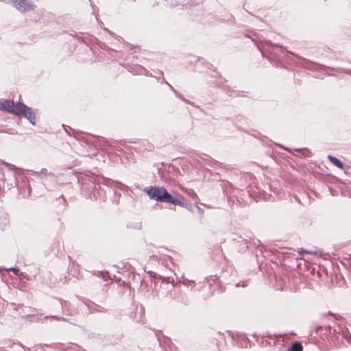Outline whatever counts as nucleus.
<instances>
[{"label":"nucleus","mask_w":351,"mask_h":351,"mask_svg":"<svg viewBox=\"0 0 351 351\" xmlns=\"http://www.w3.org/2000/svg\"><path fill=\"white\" fill-rule=\"evenodd\" d=\"M48 318H52V319H54L58 321H64V322L66 321V319L64 317L57 316V315H47V316L44 317L43 319H48Z\"/></svg>","instance_id":"17"},{"label":"nucleus","mask_w":351,"mask_h":351,"mask_svg":"<svg viewBox=\"0 0 351 351\" xmlns=\"http://www.w3.org/2000/svg\"><path fill=\"white\" fill-rule=\"evenodd\" d=\"M16 346H19V348H24L23 346L21 343H18V344H16Z\"/></svg>","instance_id":"35"},{"label":"nucleus","mask_w":351,"mask_h":351,"mask_svg":"<svg viewBox=\"0 0 351 351\" xmlns=\"http://www.w3.org/2000/svg\"><path fill=\"white\" fill-rule=\"evenodd\" d=\"M112 180H107V181H106V184H108H108H110V183H112Z\"/></svg>","instance_id":"34"},{"label":"nucleus","mask_w":351,"mask_h":351,"mask_svg":"<svg viewBox=\"0 0 351 351\" xmlns=\"http://www.w3.org/2000/svg\"><path fill=\"white\" fill-rule=\"evenodd\" d=\"M16 110L17 111L15 112V115H23L29 121L32 125H35L36 124V114L37 110H34L31 108L26 106L25 104L19 101Z\"/></svg>","instance_id":"2"},{"label":"nucleus","mask_w":351,"mask_h":351,"mask_svg":"<svg viewBox=\"0 0 351 351\" xmlns=\"http://www.w3.org/2000/svg\"><path fill=\"white\" fill-rule=\"evenodd\" d=\"M209 75L212 77L216 78L215 84L217 86H221L226 82V80L222 76H221L215 70L213 71V73H209Z\"/></svg>","instance_id":"7"},{"label":"nucleus","mask_w":351,"mask_h":351,"mask_svg":"<svg viewBox=\"0 0 351 351\" xmlns=\"http://www.w3.org/2000/svg\"><path fill=\"white\" fill-rule=\"evenodd\" d=\"M342 72L351 75V69H342Z\"/></svg>","instance_id":"28"},{"label":"nucleus","mask_w":351,"mask_h":351,"mask_svg":"<svg viewBox=\"0 0 351 351\" xmlns=\"http://www.w3.org/2000/svg\"><path fill=\"white\" fill-rule=\"evenodd\" d=\"M86 305L88 307L90 313H106L108 312V308L100 306L93 301H90L88 303H86Z\"/></svg>","instance_id":"5"},{"label":"nucleus","mask_w":351,"mask_h":351,"mask_svg":"<svg viewBox=\"0 0 351 351\" xmlns=\"http://www.w3.org/2000/svg\"><path fill=\"white\" fill-rule=\"evenodd\" d=\"M289 351H302V346L300 343L295 341L291 344Z\"/></svg>","instance_id":"12"},{"label":"nucleus","mask_w":351,"mask_h":351,"mask_svg":"<svg viewBox=\"0 0 351 351\" xmlns=\"http://www.w3.org/2000/svg\"><path fill=\"white\" fill-rule=\"evenodd\" d=\"M139 71H138V73H141V74H143L144 73L145 75H148V71L147 70H145L144 68L143 67H139L138 68Z\"/></svg>","instance_id":"27"},{"label":"nucleus","mask_w":351,"mask_h":351,"mask_svg":"<svg viewBox=\"0 0 351 351\" xmlns=\"http://www.w3.org/2000/svg\"><path fill=\"white\" fill-rule=\"evenodd\" d=\"M247 286V281L239 282L235 285L236 287H245Z\"/></svg>","instance_id":"22"},{"label":"nucleus","mask_w":351,"mask_h":351,"mask_svg":"<svg viewBox=\"0 0 351 351\" xmlns=\"http://www.w3.org/2000/svg\"><path fill=\"white\" fill-rule=\"evenodd\" d=\"M295 151L300 152L304 157L311 156V152L307 148L294 149Z\"/></svg>","instance_id":"13"},{"label":"nucleus","mask_w":351,"mask_h":351,"mask_svg":"<svg viewBox=\"0 0 351 351\" xmlns=\"http://www.w3.org/2000/svg\"><path fill=\"white\" fill-rule=\"evenodd\" d=\"M205 66L209 69V70H211L212 71V73H213V71L215 70L216 71V68L213 66V65L209 62H206V64H205Z\"/></svg>","instance_id":"23"},{"label":"nucleus","mask_w":351,"mask_h":351,"mask_svg":"<svg viewBox=\"0 0 351 351\" xmlns=\"http://www.w3.org/2000/svg\"><path fill=\"white\" fill-rule=\"evenodd\" d=\"M0 218L3 219V226H5L9 223V219H8V215L6 213H3L2 216L0 217Z\"/></svg>","instance_id":"19"},{"label":"nucleus","mask_w":351,"mask_h":351,"mask_svg":"<svg viewBox=\"0 0 351 351\" xmlns=\"http://www.w3.org/2000/svg\"><path fill=\"white\" fill-rule=\"evenodd\" d=\"M223 89L225 91H226V92H230V91H231V90H230V86H228V85H223Z\"/></svg>","instance_id":"29"},{"label":"nucleus","mask_w":351,"mask_h":351,"mask_svg":"<svg viewBox=\"0 0 351 351\" xmlns=\"http://www.w3.org/2000/svg\"><path fill=\"white\" fill-rule=\"evenodd\" d=\"M0 351H3L2 350H0Z\"/></svg>","instance_id":"41"},{"label":"nucleus","mask_w":351,"mask_h":351,"mask_svg":"<svg viewBox=\"0 0 351 351\" xmlns=\"http://www.w3.org/2000/svg\"><path fill=\"white\" fill-rule=\"evenodd\" d=\"M60 306L62 309V311L64 312L66 309L68 308L69 302L65 300H60Z\"/></svg>","instance_id":"20"},{"label":"nucleus","mask_w":351,"mask_h":351,"mask_svg":"<svg viewBox=\"0 0 351 351\" xmlns=\"http://www.w3.org/2000/svg\"><path fill=\"white\" fill-rule=\"evenodd\" d=\"M147 274L149 275V277L152 278H156L158 277L159 275H158L156 273L152 271H149Z\"/></svg>","instance_id":"25"},{"label":"nucleus","mask_w":351,"mask_h":351,"mask_svg":"<svg viewBox=\"0 0 351 351\" xmlns=\"http://www.w3.org/2000/svg\"><path fill=\"white\" fill-rule=\"evenodd\" d=\"M106 298V293H104L101 299L99 300L100 302H103Z\"/></svg>","instance_id":"31"},{"label":"nucleus","mask_w":351,"mask_h":351,"mask_svg":"<svg viewBox=\"0 0 351 351\" xmlns=\"http://www.w3.org/2000/svg\"><path fill=\"white\" fill-rule=\"evenodd\" d=\"M333 332L336 334V339L338 341H343V340L346 341L347 343L351 346V336L347 331H337V329L333 330Z\"/></svg>","instance_id":"6"},{"label":"nucleus","mask_w":351,"mask_h":351,"mask_svg":"<svg viewBox=\"0 0 351 351\" xmlns=\"http://www.w3.org/2000/svg\"><path fill=\"white\" fill-rule=\"evenodd\" d=\"M7 2L13 3L16 10L21 12H26L34 9L35 5L27 0H6Z\"/></svg>","instance_id":"3"},{"label":"nucleus","mask_w":351,"mask_h":351,"mask_svg":"<svg viewBox=\"0 0 351 351\" xmlns=\"http://www.w3.org/2000/svg\"><path fill=\"white\" fill-rule=\"evenodd\" d=\"M3 164L8 167L10 170H14L16 169V167L14 165H12V164H10V163H8V162H3Z\"/></svg>","instance_id":"24"},{"label":"nucleus","mask_w":351,"mask_h":351,"mask_svg":"<svg viewBox=\"0 0 351 351\" xmlns=\"http://www.w3.org/2000/svg\"><path fill=\"white\" fill-rule=\"evenodd\" d=\"M328 159L335 166L339 167V169H343L344 165H343V162L340 160H339L338 158H335V157H334V156H332L331 155H328Z\"/></svg>","instance_id":"9"},{"label":"nucleus","mask_w":351,"mask_h":351,"mask_svg":"<svg viewBox=\"0 0 351 351\" xmlns=\"http://www.w3.org/2000/svg\"><path fill=\"white\" fill-rule=\"evenodd\" d=\"M215 279H218V280H219V282H221L219 278H217V277H215Z\"/></svg>","instance_id":"38"},{"label":"nucleus","mask_w":351,"mask_h":351,"mask_svg":"<svg viewBox=\"0 0 351 351\" xmlns=\"http://www.w3.org/2000/svg\"><path fill=\"white\" fill-rule=\"evenodd\" d=\"M169 88L174 93L176 91V90L174 89V88L170 84L169 86Z\"/></svg>","instance_id":"33"},{"label":"nucleus","mask_w":351,"mask_h":351,"mask_svg":"<svg viewBox=\"0 0 351 351\" xmlns=\"http://www.w3.org/2000/svg\"><path fill=\"white\" fill-rule=\"evenodd\" d=\"M278 146H279L280 147L282 148V149H285V150L288 151L289 152H291V149L287 148V147H284V146H283V145H278Z\"/></svg>","instance_id":"30"},{"label":"nucleus","mask_w":351,"mask_h":351,"mask_svg":"<svg viewBox=\"0 0 351 351\" xmlns=\"http://www.w3.org/2000/svg\"><path fill=\"white\" fill-rule=\"evenodd\" d=\"M163 80L165 81V84H167L168 86L170 85V84H169L167 81H165V79H163Z\"/></svg>","instance_id":"37"},{"label":"nucleus","mask_w":351,"mask_h":351,"mask_svg":"<svg viewBox=\"0 0 351 351\" xmlns=\"http://www.w3.org/2000/svg\"><path fill=\"white\" fill-rule=\"evenodd\" d=\"M175 93V95L176 97L182 99V101H185L186 103H188V104H191L189 100H187L186 99H185L180 93H178L177 90H176L174 92Z\"/></svg>","instance_id":"21"},{"label":"nucleus","mask_w":351,"mask_h":351,"mask_svg":"<svg viewBox=\"0 0 351 351\" xmlns=\"http://www.w3.org/2000/svg\"><path fill=\"white\" fill-rule=\"evenodd\" d=\"M8 270L12 271L15 275H18L19 273V269L17 267H11Z\"/></svg>","instance_id":"26"},{"label":"nucleus","mask_w":351,"mask_h":351,"mask_svg":"<svg viewBox=\"0 0 351 351\" xmlns=\"http://www.w3.org/2000/svg\"><path fill=\"white\" fill-rule=\"evenodd\" d=\"M82 349V347H80L78 345H76V344L73 345L72 343H70L66 348H64L63 349V350H64V351H80Z\"/></svg>","instance_id":"10"},{"label":"nucleus","mask_w":351,"mask_h":351,"mask_svg":"<svg viewBox=\"0 0 351 351\" xmlns=\"http://www.w3.org/2000/svg\"><path fill=\"white\" fill-rule=\"evenodd\" d=\"M328 328H329V330H331V327L330 326H329ZM330 332H331V330H330Z\"/></svg>","instance_id":"40"},{"label":"nucleus","mask_w":351,"mask_h":351,"mask_svg":"<svg viewBox=\"0 0 351 351\" xmlns=\"http://www.w3.org/2000/svg\"><path fill=\"white\" fill-rule=\"evenodd\" d=\"M180 282L182 283L185 286H192L194 287L195 285V282L194 280H190L186 278H183L182 281H180Z\"/></svg>","instance_id":"16"},{"label":"nucleus","mask_w":351,"mask_h":351,"mask_svg":"<svg viewBox=\"0 0 351 351\" xmlns=\"http://www.w3.org/2000/svg\"><path fill=\"white\" fill-rule=\"evenodd\" d=\"M148 197L158 202L171 203L181 207L184 206V203L180 199L173 197L165 188L162 186H149L145 189Z\"/></svg>","instance_id":"1"},{"label":"nucleus","mask_w":351,"mask_h":351,"mask_svg":"<svg viewBox=\"0 0 351 351\" xmlns=\"http://www.w3.org/2000/svg\"><path fill=\"white\" fill-rule=\"evenodd\" d=\"M32 175L37 176L40 173L41 174H46L47 175L49 180H53L55 179V175L53 173H47V170L45 168H43L40 172L35 171H31Z\"/></svg>","instance_id":"8"},{"label":"nucleus","mask_w":351,"mask_h":351,"mask_svg":"<svg viewBox=\"0 0 351 351\" xmlns=\"http://www.w3.org/2000/svg\"><path fill=\"white\" fill-rule=\"evenodd\" d=\"M258 48L259 51H261L262 52L263 56H264V53H263V51H262V49L259 47H258Z\"/></svg>","instance_id":"36"},{"label":"nucleus","mask_w":351,"mask_h":351,"mask_svg":"<svg viewBox=\"0 0 351 351\" xmlns=\"http://www.w3.org/2000/svg\"><path fill=\"white\" fill-rule=\"evenodd\" d=\"M219 164V162H218L217 161L213 160V161H211V164L210 165L211 167H213L214 165H218Z\"/></svg>","instance_id":"32"},{"label":"nucleus","mask_w":351,"mask_h":351,"mask_svg":"<svg viewBox=\"0 0 351 351\" xmlns=\"http://www.w3.org/2000/svg\"><path fill=\"white\" fill-rule=\"evenodd\" d=\"M305 252L308 253V254H313V253L312 252H308V251H305Z\"/></svg>","instance_id":"39"},{"label":"nucleus","mask_w":351,"mask_h":351,"mask_svg":"<svg viewBox=\"0 0 351 351\" xmlns=\"http://www.w3.org/2000/svg\"><path fill=\"white\" fill-rule=\"evenodd\" d=\"M265 45L267 46L268 47H269L271 50H274V48L276 47H278L280 48V51H284V48L280 46V45H278L276 44H273L271 41L269 40H267L265 41Z\"/></svg>","instance_id":"14"},{"label":"nucleus","mask_w":351,"mask_h":351,"mask_svg":"<svg viewBox=\"0 0 351 351\" xmlns=\"http://www.w3.org/2000/svg\"><path fill=\"white\" fill-rule=\"evenodd\" d=\"M160 261L162 265H163L165 267H170V265L172 264V260L170 256H164L163 258H160Z\"/></svg>","instance_id":"11"},{"label":"nucleus","mask_w":351,"mask_h":351,"mask_svg":"<svg viewBox=\"0 0 351 351\" xmlns=\"http://www.w3.org/2000/svg\"><path fill=\"white\" fill-rule=\"evenodd\" d=\"M18 102L15 104L11 100H3L0 101V110L15 114L17 111Z\"/></svg>","instance_id":"4"},{"label":"nucleus","mask_w":351,"mask_h":351,"mask_svg":"<svg viewBox=\"0 0 351 351\" xmlns=\"http://www.w3.org/2000/svg\"><path fill=\"white\" fill-rule=\"evenodd\" d=\"M97 276L103 278L104 280H107L109 278L108 272L107 271H99Z\"/></svg>","instance_id":"18"},{"label":"nucleus","mask_w":351,"mask_h":351,"mask_svg":"<svg viewBox=\"0 0 351 351\" xmlns=\"http://www.w3.org/2000/svg\"><path fill=\"white\" fill-rule=\"evenodd\" d=\"M158 278H160L161 280V282L162 283H170L171 282L172 283V287L173 288L175 287V285L173 283V280H170V278L169 277H163V276H158Z\"/></svg>","instance_id":"15"}]
</instances>
